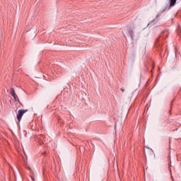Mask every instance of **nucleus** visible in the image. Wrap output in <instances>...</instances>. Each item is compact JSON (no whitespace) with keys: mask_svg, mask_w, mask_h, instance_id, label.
I'll use <instances>...</instances> for the list:
<instances>
[{"mask_svg":"<svg viewBox=\"0 0 181 181\" xmlns=\"http://www.w3.org/2000/svg\"><path fill=\"white\" fill-rule=\"evenodd\" d=\"M177 1V0H169V5H167L163 10H160L159 11V13L157 14L156 16V18H159V16H162V13H163V12H166V11H170V8H172V6H175V5H176V2Z\"/></svg>","mask_w":181,"mask_h":181,"instance_id":"obj_1","label":"nucleus"},{"mask_svg":"<svg viewBox=\"0 0 181 181\" xmlns=\"http://www.w3.org/2000/svg\"><path fill=\"white\" fill-rule=\"evenodd\" d=\"M134 29H135V23L132 22L130 27L127 28V32L131 37L132 40H134Z\"/></svg>","mask_w":181,"mask_h":181,"instance_id":"obj_2","label":"nucleus"},{"mask_svg":"<svg viewBox=\"0 0 181 181\" xmlns=\"http://www.w3.org/2000/svg\"><path fill=\"white\" fill-rule=\"evenodd\" d=\"M25 112H28V110H18V112L17 114V119L19 122H20V121H21L22 117H23V114H25Z\"/></svg>","mask_w":181,"mask_h":181,"instance_id":"obj_3","label":"nucleus"},{"mask_svg":"<svg viewBox=\"0 0 181 181\" xmlns=\"http://www.w3.org/2000/svg\"><path fill=\"white\" fill-rule=\"evenodd\" d=\"M10 94L12 95V97H15L16 95V93H15V89L13 88H11Z\"/></svg>","mask_w":181,"mask_h":181,"instance_id":"obj_4","label":"nucleus"},{"mask_svg":"<svg viewBox=\"0 0 181 181\" xmlns=\"http://www.w3.org/2000/svg\"><path fill=\"white\" fill-rule=\"evenodd\" d=\"M162 33H165L164 35H165V38L169 36V33L168 31H163Z\"/></svg>","mask_w":181,"mask_h":181,"instance_id":"obj_5","label":"nucleus"},{"mask_svg":"<svg viewBox=\"0 0 181 181\" xmlns=\"http://www.w3.org/2000/svg\"><path fill=\"white\" fill-rule=\"evenodd\" d=\"M156 21V19H154V20L151 21L148 24L147 26H149V25H152V23H153V22H155Z\"/></svg>","mask_w":181,"mask_h":181,"instance_id":"obj_6","label":"nucleus"},{"mask_svg":"<svg viewBox=\"0 0 181 181\" xmlns=\"http://www.w3.org/2000/svg\"><path fill=\"white\" fill-rule=\"evenodd\" d=\"M172 105H173V101L171 102L170 110V114L172 113Z\"/></svg>","mask_w":181,"mask_h":181,"instance_id":"obj_7","label":"nucleus"},{"mask_svg":"<svg viewBox=\"0 0 181 181\" xmlns=\"http://www.w3.org/2000/svg\"><path fill=\"white\" fill-rule=\"evenodd\" d=\"M120 90H121V91H122V93H124V91H125V89H124V88H121Z\"/></svg>","mask_w":181,"mask_h":181,"instance_id":"obj_8","label":"nucleus"},{"mask_svg":"<svg viewBox=\"0 0 181 181\" xmlns=\"http://www.w3.org/2000/svg\"><path fill=\"white\" fill-rule=\"evenodd\" d=\"M13 98H14V101H18L16 95L15 97H13Z\"/></svg>","mask_w":181,"mask_h":181,"instance_id":"obj_9","label":"nucleus"},{"mask_svg":"<svg viewBox=\"0 0 181 181\" xmlns=\"http://www.w3.org/2000/svg\"><path fill=\"white\" fill-rule=\"evenodd\" d=\"M169 144H170V139H169Z\"/></svg>","mask_w":181,"mask_h":181,"instance_id":"obj_10","label":"nucleus"}]
</instances>
